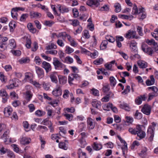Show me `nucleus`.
Here are the masks:
<instances>
[{
  "label": "nucleus",
  "instance_id": "1",
  "mask_svg": "<svg viewBox=\"0 0 158 158\" xmlns=\"http://www.w3.org/2000/svg\"><path fill=\"white\" fill-rule=\"evenodd\" d=\"M143 126V125H138L135 128H130L128 131L129 132L133 135H137L139 138H137L138 140L144 138L146 136L145 132L142 130V128Z\"/></svg>",
  "mask_w": 158,
  "mask_h": 158
},
{
  "label": "nucleus",
  "instance_id": "2",
  "mask_svg": "<svg viewBox=\"0 0 158 158\" xmlns=\"http://www.w3.org/2000/svg\"><path fill=\"white\" fill-rule=\"evenodd\" d=\"M53 64L56 69H63L65 67V65L60 62L57 58H54L53 59Z\"/></svg>",
  "mask_w": 158,
  "mask_h": 158
},
{
  "label": "nucleus",
  "instance_id": "3",
  "mask_svg": "<svg viewBox=\"0 0 158 158\" xmlns=\"http://www.w3.org/2000/svg\"><path fill=\"white\" fill-rule=\"evenodd\" d=\"M119 140L121 143V144L119 145V146H120L121 148L123 155L125 156V153L127 152V143L120 136H119Z\"/></svg>",
  "mask_w": 158,
  "mask_h": 158
},
{
  "label": "nucleus",
  "instance_id": "4",
  "mask_svg": "<svg viewBox=\"0 0 158 158\" xmlns=\"http://www.w3.org/2000/svg\"><path fill=\"white\" fill-rule=\"evenodd\" d=\"M141 48L142 50L147 54L152 56L153 53V51L152 48L148 47V46L145 44H143L141 45Z\"/></svg>",
  "mask_w": 158,
  "mask_h": 158
},
{
  "label": "nucleus",
  "instance_id": "5",
  "mask_svg": "<svg viewBox=\"0 0 158 158\" xmlns=\"http://www.w3.org/2000/svg\"><path fill=\"white\" fill-rule=\"evenodd\" d=\"M103 0H88L86 2L87 5L91 7H98L100 5V2H102Z\"/></svg>",
  "mask_w": 158,
  "mask_h": 158
},
{
  "label": "nucleus",
  "instance_id": "6",
  "mask_svg": "<svg viewBox=\"0 0 158 158\" xmlns=\"http://www.w3.org/2000/svg\"><path fill=\"white\" fill-rule=\"evenodd\" d=\"M74 79L78 80L80 79V77L79 75L77 74L71 73L69 75L68 77V82L70 85L73 84L72 81L74 80Z\"/></svg>",
  "mask_w": 158,
  "mask_h": 158
},
{
  "label": "nucleus",
  "instance_id": "7",
  "mask_svg": "<svg viewBox=\"0 0 158 158\" xmlns=\"http://www.w3.org/2000/svg\"><path fill=\"white\" fill-rule=\"evenodd\" d=\"M0 96L2 97V102L4 103L6 102L9 96L6 90L4 89H2L0 90Z\"/></svg>",
  "mask_w": 158,
  "mask_h": 158
},
{
  "label": "nucleus",
  "instance_id": "8",
  "mask_svg": "<svg viewBox=\"0 0 158 158\" xmlns=\"http://www.w3.org/2000/svg\"><path fill=\"white\" fill-rule=\"evenodd\" d=\"M141 111L144 114L149 115L151 111V106L147 104L144 105L141 109Z\"/></svg>",
  "mask_w": 158,
  "mask_h": 158
},
{
  "label": "nucleus",
  "instance_id": "9",
  "mask_svg": "<svg viewBox=\"0 0 158 158\" xmlns=\"http://www.w3.org/2000/svg\"><path fill=\"white\" fill-rule=\"evenodd\" d=\"M136 33V32L135 31L132 30H129L126 34L125 37L129 39H130L131 38L134 39L135 38L137 39L138 37L135 35Z\"/></svg>",
  "mask_w": 158,
  "mask_h": 158
},
{
  "label": "nucleus",
  "instance_id": "10",
  "mask_svg": "<svg viewBox=\"0 0 158 158\" xmlns=\"http://www.w3.org/2000/svg\"><path fill=\"white\" fill-rule=\"evenodd\" d=\"M154 130L155 128L151 126L149 127L148 129L147 134L150 135L149 140L150 141H152L153 139V138L154 136Z\"/></svg>",
  "mask_w": 158,
  "mask_h": 158
},
{
  "label": "nucleus",
  "instance_id": "11",
  "mask_svg": "<svg viewBox=\"0 0 158 158\" xmlns=\"http://www.w3.org/2000/svg\"><path fill=\"white\" fill-rule=\"evenodd\" d=\"M52 94L55 96L58 97L61 95L62 90L59 85H57L52 91Z\"/></svg>",
  "mask_w": 158,
  "mask_h": 158
},
{
  "label": "nucleus",
  "instance_id": "12",
  "mask_svg": "<svg viewBox=\"0 0 158 158\" xmlns=\"http://www.w3.org/2000/svg\"><path fill=\"white\" fill-rule=\"evenodd\" d=\"M41 66L44 69L47 73L51 71L52 68L51 64L46 61H44L42 64Z\"/></svg>",
  "mask_w": 158,
  "mask_h": 158
},
{
  "label": "nucleus",
  "instance_id": "13",
  "mask_svg": "<svg viewBox=\"0 0 158 158\" xmlns=\"http://www.w3.org/2000/svg\"><path fill=\"white\" fill-rule=\"evenodd\" d=\"M35 71L38 76V77L40 78H42L44 76V72L43 69L39 67L35 66Z\"/></svg>",
  "mask_w": 158,
  "mask_h": 158
},
{
  "label": "nucleus",
  "instance_id": "14",
  "mask_svg": "<svg viewBox=\"0 0 158 158\" xmlns=\"http://www.w3.org/2000/svg\"><path fill=\"white\" fill-rule=\"evenodd\" d=\"M29 15L31 19L39 18L41 16V14L40 13L33 11H30Z\"/></svg>",
  "mask_w": 158,
  "mask_h": 158
},
{
  "label": "nucleus",
  "instance_id": "15",
  "mask_svg": "<svg viewBox=\"0 0 158 158\" xmlns=\"http://www.w3.org/2000/svg\"><path fill=\"white\" fill-rule=\"evenodd\" d=\"M12 109L10 106H8L4 108V114L6 117H8L11 114Z\"/></svg>",
  "mask_w": 158,
  "mask_h": 158
},
{
  "label": "nucleus",
  "instance_id": "16",
  "mask_svg": "<svg viewBox=\"0 0 158 158\" xmlns=\"http://www.w3.org/2000/svg\"><path fill=\"white\" fill-rule=\"evenodd\" d=\"M146 98L145 95H141L135 100V102L138 105H140L142 101H145Z\"/></svg>",
  "mask_w": 158,
  "mask_h": 158
},
{
  "label": "nucleus",
  "instance_id": "17",
  "mask_svg": "<svg viewBox=\"0 0 158 158\" xmlns=\"http://www.w3.org/2000/svg\"><path fill=\"white\" fill-rule=\"evenodd\" d=\"M101 105V103L100 101H98L97 100L95 99L92 102V105L94 107L99 109L100 108Z\"/></svg>",
  "mask_w": 158,
  "mask_h": 158
},
{
  "label": "nucleus",
  "instance_id": "18",
  "mask_svg": "<svg viewBox=\"0 0 158 158\" xmlns=\"http://www.w3.org/2000/svg\"><path fill=\"white\" fill-rule=\"evenodd\" d=\"M137 64L139 67L142 69L146 68L148 65V64L147 62L141 60H139L137 62Z\"/></svg>",
  "mask_w": 158,
  "mask_h": 158
},
{
  "label": "nucleus",
  "instance_id": "19",
  "mask_svg": "<svg viewBox=\"0 0 158 158\" xmlns=\"http://www.w3.org/2000/svg\"><path fill=\"white\" fill-rule=\"evenodd\" d=\"M150 80L148 79L146 81V84L147 86L153 85L155 81V79L153 75H151L150 77Z\"/></svg>",
  "mask_w": 158,
  "mask_h": 158
},
{
  "label": "nucleus",
  "instance_id": "20",
  "mask_svg": "<svg viewBox=\"0 0 158 158\" xmlns=\"http://www.w3.org/2000/svg\"><path fill=\"white\" fill-rule=\"evenodd\" d=\"M59 10L60 12L62 13H67L69 11V10L68 8L64 6H61L60 5H58Z\"/></svg>",
  "mask_w": 158,
  "mask_h": 158
},
{
  "label": "nucleus",
  "instance_id": "21",
  "mask_svg": "<svg viewBox=\"0 0 158 158\" xmlns=\"http://www.w3.org/2000/svg\"><path fill=\"white\" fill-rule=\"evenodd\" d=\"M93 148L94 150L96 151L100 150L102 148V145L101 144L98 143L94 142L92 145Z\"/></svg>",
  "mask_w": 158,
  "mask_h": 158
},
{
  "label": "nucleus",
  "instance_id": "22",
  "mask_svg": "<svg viewBox=\"0 0 158 158\" xmlns=\"http://www.w3.org/2000/svg\"><path fill=\"white\" fill-rule=\"evenodd\" d=\"M9 82L10 85L6 86L7 88L8 89H12L15 87H17L18 85L13 80H10Z\"/></svg>",
  "mask_w": 158,
  "mask_h": 158
},
{
  "label": "nucleus",
  "instance_id": "23",
  "mask_svg": "<svg viewBox=\"0 0 158 158\" xmlns=\"http://www.w3.org/2000/svg\"><path fill=\"white\" fill-rule=\"evenodd\" d=\"M88 135V133H86L85 132H82L81 133V137L80 140V143L81 144H83V145H84L86 144L85 142L84 138L85 137H87Z\"/></svg>",
  "mask_w": 158,
  "mask_h": 158
},
{
  "label": "nucleus",
  "instance_id": "24",
  "mask_svg": "<svg viewBox=\"0 0 158 158\" xmlns=\"http://www.w3.org/2000/svg\"><path fill=\"white\" fill-rule=\"evenodd\" d=\"M119 106L121 108L124 109L126 111H130L131 109L129 105L127 104L124 102L120 104Z\"/></svg>",
  "mask_w": 158,
  "mask_h": 158
},
{
  "label": "nucleus",
  "instance_id": "25",
  "mask_svg": "<svg viewBox=\"0 0 158 158\" xmlns=\"http://www.w3.org/2000/svg\"><path fill=\"white\" fill-rule=\"evenodd\" d=\"M77 154L79 158H86V153L83 152L81 149H79L78 150Z\"/></svg>",
  "mask_w": 158,
  "mask_h": 158
},
{
  "label": "nucleus",
  "instance_id": "26",
  "mask_svg": "<svg viewBox=\"0 0 158 158\" xmlns=\"http://www.w3.org/2000/svg\"><path fill=\"white\" fill-rule=\"evenodd\" d=\"M88 127L89 129H93L95 127V124L93 123L92 119L90 118L87 120Z\"/></svg>",
  "mask_w": 158,
  "mask_h": 158
},
{
  "label": "nucleus",
  "instance_id": "27",
  "mask_svg": "<svg viewBox=\"0 0 158 158\" xmlns=\"http://www.w3.org/2000/svg\"><path fill=\"white\" fill-rule=\"evenodd\" d=\"M115 62V60H112L110 63H107L106 64H105V66L107 69L111 70L112 64H114Z\"/></svg>",
  "mask_w": 158,
  "mask_h": 158
},
{
  "label": "nucleus",
  "instance_id": "28",
  "mask_svg": "<svg viewBox=\"0 0 158 158\" xmlns=\"http://www.w3.org/2000/svg\"><path fill=\"white\" fill-rule=\"evenodd\" d=\"M32 96V94H31V91H27L26 92L25 99L28 102L29 101L31 98Z\"/></svg>",
  "mask_w": 158,
  "mask_h": 158
},
{
  "label": "nucleus",
  "instance_id": "29",
  "mask_svg": "<svg viewBox=\"0 0 158 158\" xmlns=\"http://www.w3.org/2000/svg\"><path fill=\"white\" fill-rule=\"evenodd\" d=\"M112 95L113 94L111 92H109L108 94H107L106 96L102 99V101L105 102H108L109 100L110 96Z\"/></svg>",
  "mask_w": 158,
  "mask_h": 158
},
{
  "label": "nucleus",
  "instance_id": "30",
  "mask_svg": "<svg viewBox=\"0 0 158 158\" xmlns=\"http://www.w3.org/2000/svg\"><path fill=\"white\" fill-rule=\"evenodd\" d=\"M37 130L41 131L42 133L48 130V129L46 127L42 125L39 126L37 128Z\"/></svg>",
  "mask_w": 158,
  "mask_h": 158
},
{
  "label": "nucleus",
  "instance_id": "31",
  "mask_svg": "<svg viewBox=\"0 0 158 158\" xmlns=\"http://www.w3.org/2000/svg\"><path fill=\"white\" fill-rule=\"evenodd\" d=\"M29 140H30V139L27 138L23 137L21 140V143L23 145L27 144L30 142Z\"/></svg>",
  "mask_w": 158,
  "mask_h": 158
},
{
  "label": "nucleus",
  "instance_id": "32",
  "mask_svg": "<svg viewBox=\"0 0 158 158\" xmlns=\"http://www.w3.org/2000/svg\"><path fill=\"white\" fill-rule=\"evenodd\" d=\"M16 9H15L13 8L12 9L11 11V15L12 17L15 19H17V15H18L17 13Z\"/></svg>",
  "mask_w": 158,
  "mask_h": 158
},
{
  "label": "nucleus",
  "instance_id": "33",
  "mask_svg": "<svg viewBox=\"0 0 158 158\" xmlns=\"http://www.w3.org/2000/svg\"><path fill=\"white\" fill-rule=\"evenodd\" d=\"M110 89V86L109 84L105 83L103 86L102 90L103 92L105 93H107Z\"/></svg>",
  "mask_w": 158,
  "mask_h": 158
},
{
  "label": "nucleus",
  "instance_id": "34",
  "mask_svg": "<svg viewBox=\"0 0 158 158\" xmlns=\"http://www.w3.org/2000/svg\"><path fill=\"white\" fill-rule=\"evenodd\" d=\"M59 82L60 84H64L66 83L67 80V77L65 76L59 77Z\"/></svg>",
  "mask_w": 158,
  "mask_h": 158
},
{
  "label": "nucleus",
  "instance_id": "35",
  "mask_svg": "<svg viewBox=\"0 0 158 158\" xmlns=\"http://www.w3.org/2000/svg\"><path fill=\"white\" fill-rule=\"evenodd\" d=\"M9 26L10 31L13 32L16 27L15 22L13 21H11L9 24Z\"/></svg>",
  "mask_w": 158,
  "mask_h": 158
},
{
  "label": "nucleus",
  "instance_id": "36",
  "mask_svg": "<svg viewBox=\"0 0 158 158\" xmlns=\"http://www.w3.org/2000/svg\"><path fill=\"white\" fill-rule=\"evenodd\" d=\"M73 59L70 57L69 56H66L63 62L64 63H67L71 64L73 62Z\"/></svg>",
  "mask_w": 158,
  "mask_h": 158
},
{
  "label": "nucleus",
  "instance_id": "37",
  "mask_svg": "<svg viewBox=\"0 0 158 158\" xmlns=\"http://www.w3.org/2000/svg\"><path fill=\"white\" fill-rule=\"evenodd\" d=\"M146 43L149 45H153L155 46L157 45V43L155 42L154 40L153 39H151V40H147L146 41Z\"/></svg>",
  "mask_w": 158,
  "mask_h": 158
},
{
  "label": "nucleus",
  "instance_id": "38",
  "mask_svg": "<svg viewBox=\"0 0 158 158\" xmlns=\"http://www.w3.org/2000/svg\"><path fill=\"white\" fill-rule=\"evenodd\" d=\"M158 95L157 93H150L149 94V97L148 98V101H149L151 100H152V98H153L154 97H156Z\"/></svg>",
  "mask_w": 158,
  "mask_h": 158
},
{
  "label": "nucleus",
  "instance_id": "39",
  "mask_svg": "<svg viewBox=\"0 0 158 158\" xmlns=\"http://www.w3.org/2000/svg\"><path fill=\"white\" fill-rule=\"evenodd\" d=\"M10 45L11 49L15 48L16 46V44L14 39H11L9 40Z\"/></svg>",
  "mask_w": 158,
  "mask_h": 158
},
{
  "label": "nucleus",
  "instance_id": "40",
  "mask_svg": "<svg viewBox=\"0 0 158 158\" xmlns=\"http://www.w3.org/2000/svg\"><path fill=\"white\" fill-rule=\"evenodd\" d=\"M59 146L60 148L66 150L67 149L68 147L66 146L65 143L64 142H61L59 144Z\"/></svg>",
  "mask_w": 158,
  "mask_h": 158
},
{
  "label": "nucleus",
  "instance_id": "41",
  "mask_svg": "<svg viewBox=\"0 0 158 158\" xmlns=\"http://www.w3.org/2000/svg\"><path fill=\"white\" fill-rule=\"evenodd\" d=\"M113 105L112 103H109L107 105H105L104 106V110H105L109 111L110 109H111Z\"/></svg>",
  "mask_w": 158,
  "mask_h": 158
},
{
  "label": "nucleus",
  "instance_id": "42",
  "mask_svg": "<svg viewBox=\"0 0 158 158\" xmlns=\"http://www.w3.org/2000/svg\"><path fill=\"white\" fill-rule=\"evenodd\" d=\"M134 116L135 118L138 119H140L142 117V114L139 112L138 110L136 111Z\"/></svg>",
  "mask_w": 158,
  "mask_h": 158
},
{
  "label": "nucleus",
  "instance_id": "43",
  "mask_svg": "<svg viewBox=\"0 0 158 158\" xmlns=\"http://www.w3.org/2000/svg\"><path fill=\"white\" fill-rule=\"evenodd\" d=\"M45 114V112L40 110H38L35 112V114L39 117L42 116L44 115Z\"/></svg>",
  "mask_w": 158,
  "mask_h": 158
},
{
  "label": "nucleus",
  "instance_id": "44",
  "mask_svg": "<svg viewBox=\"0 0 158 158\" xmlns=\"http://www.w3.org/2000/svg\"><path fill=\"white\" fill-rule=\"evenodd\" d=\"M57 48V46L53 43H52L50 45H48L46 47L47 50L51 49H56Z\"/></svg>",
  "mask_w": 158,
  "mask_h": 158
},
{
  "label": "nucleus",
  "instance_id": "45",
  "mask_svg": "<svg viewBox=\"0 0 158 158\" xmlns=\"http://www.w3.org/2000/svg\"><path fill=\"white\" fill-rule=\"evenodd\" d=\"M109 79L111 85L113 86H114L116 84V81L114 78L112 76L110 77Z\"/></svg>",
  "mask_w": 158,
  "mask_h": 158
},
{
  "label": "nucleus",
  "instance_id": "46",
  "mask_svg": "<svg viewBox=\"0 0 158 158\" xmlns=\"http://www.w3.org/2000/svg\"><path fill=\"white\" fill-rule=\"evenodd\" d=\"M138 13V9L135 4L134 5V7L132 9V11L131 12L132 14L135 15Z\"/></svg>",
  "mask_w": 158,
  "mask_h": 158
},
{
  "label": "nucleus",
  "instance_id": "47",
  "mask_svg": "<svg viewBox=\"0 0 158 158\" xmlns=\"http://www.w3.org/2000/svg\"><path fill=\"white\" fill-rule=\"evenodd\" d=\"M65 52L68 54H70L72 53L74 51L73 49L70 47L68 46L66 47V49L65 50Z\"/></svg>",
  "mask_w": 158,
  "mask_h": 158
},
{
  "label": "nucleus",
  "instance_id": "48",
  "mask_svg": "<svg viewBox=\"0 0 158 158\" xmlns=\"http://www.w3.org/2000/svg\"><path fill=\"white\" fill-rule=\"evenodd\" d=\"M28 16V14H23L22 15L20 18V21L22 22H24Z\"/></svg>",
  "mask_w": 158,
  "mask_h": 158
},
{
  "label": "nucleus",
  "instance_id": "49",
  "mask_svg": "<svg viewBox=\"0 0 158 158\" xmlns=\"http://www.w3.org/2000/svg\"><path fill=\"white\" fill-rule=\"evenodd\" d=\"M103 59L102 58H100L94 61V63L95 64L99 65L102 64L103 63Z\"/></svg>",
  "mask_w": 158,
  "mask_h": 158
},
{
  "label": "nucleus",
  "instance_id": "50",
  "mask_svg": "<svg viewBox=\"0 0 158 158\" xmlns=\"http://www.w3.org/2000/svg\"><path fill=\"white\" fill-rule=\"evenodd\" d=\"M54 23V22L53 21L46 20L45 21L44 24L46 26L51 27Z\"/></svg>",
  "mask_w": 158,
  "mask_h": 158
},
{
  "label": "nucleus",
  "instance_id": "51",
  "mask_svg": "<svg viewBox=\"0 0 158 158\" xmlns=\"http://www.w3.org/2000/svg\"><path fill=\"white\" fill-rule=\"evenodd\" d=\"M59 101L58 100L55 99L49 103V104L51 105L53 107H55L57 105Z\"/></svg>",
  "mask_w": 158,
  "mask_h": 158
},
{
  "label": "nucleus",
  "instance_id": "52",
  "mask_svg": "<svg viewBox=\"0 0 158 158\" xmlns=\"http://www.w3.org/2000/svg\"><path fill=\"white\" fill-rule=\"evenodd\" d=\"M31 40L30 39L28 38L27 37H26V46L28 48H31Z\"/></svg>",
  "mask_w": 158,
  "mask_h": 158
},
{
  "label": "nucleus",
  "instance_id": "53",
  "mask_svg": "<svg viewBox=\"0 0 158 158\" xmlns=\"http://www.w3.org/2000/svg\"><path fill=\"white\" fill-rule=\"evenodd\" d=\"M106 39L107 41L111 43L114 42L115 40L114 38L110 35L106 36Z\"/></svg>",
  "mask_w": 158,
  "mask_h": 158
},
{
  "label": "nucleus",
  "instance_id": "54",
  "mask_svg": "<svg viewBox=\"0 0 158 158\" xmlns=\"http://www.w3.org/2000/svg\"><path fill=\"white\" fill-rule=\"evenodd\" d=\"M7 46L6 44L3 42L0 43V51H3L5 49Z\"/></svg>",
  "mask_w": 158,
  "mask_h": 158
},
{
  "label": "nucleus",
  "instance_id": "55",
  "mask_svg": "<svg viewBox=\"0 0 158 158\" xmlns=\"http://www.w3.org/2000/svg\"><path fill=\"white\" fill-rule=\"evenodd\" d=\"M64 116L66 118V119L69 121H71L73 119V115L71 114H64Z\"/></svg>",
  "mask_w": 158,
  "mask_h": 158
},
{
  "label": "nucleus",
  "instance_id": "56",
  "mask_svg": "<svg viewBox=\"0 0 158 158\" xmlns=\"http://www.w3.org/2000/svg\"><path fill=\"white\" fill-rule=\"evenodd\" d=\"M66 34V33L65 32H60L59 33L58 35L57 34L56 37L58 38L61 37H62L63 39L64 40V38H65Z\"/></svg>",
  "mask_w": 158,
  "mask_h": 158
},
{
  "label": "nucleus",
  "instance_id": "57",
  "mask_svg": "<svg viewBox=\"0 0 158 158\" xmlns=\"http://www.w3.org/2000/svg\"><path fill=\"white\" fill-rule=\"evenodd\" d=\"M137 31L140 35L142 36L143 35V33L142 32V28L141 27L139 26H137Z\"/></svg>",
  "mask_w": 158,
  "mask_h": 158
},
{
  "label": "nucleus",
  "instance_id": "58",
  "mask_svg": "<svg viewBox=\"0 0 158 158\" xmlns=\"http://www.w3.org/2000/svg\"><path fill=\"white\" fill-rule=\"evenodd\" d=\"M92 94L94 96H98L99 95V91L98 90L94 88L92 89L91 90Z\"/></svg>",
  "mask_w": 158,
  "mask_h": 158
},
{
  "label": "nucleus",
  "instance_id": "59",
  "mask_svg": "<svg viewBox=\"0 0 158 158\" xmlns=\"http://www.w3.org/2000/svg\"><path fill=\"white\" fill-rule=\"evenodd\" d=\"M35 63L38 65L40 64L41 62V59L38 56H36L35 57Z\"/></svg>",
  "mask_w": 158,
  "mask_h": 158
},
{
  "label": "nucleus",
  "instance_id": "60",
  "mask_svg": "<svg viewBox=\"0 0 158 158\" xmlns=\"http://www.w3.org/2000/svg\"><path fill=\"white\" fill-rule=\"evenodd\" d=\"M7 156L10 158H15V156L14 153L12 151L8 150L7 152Z\"/></svg>",
  "mask_w": 158,
  "mask_h": 158
},
{
  "label": "nucleus",
  "instance_id": "61",
  "mask_svg": "<svg viewBox=\"0 0 158 158\" xmlns=\"http://www.w3.org/2000/svg\"><path fill=\"white\" fill-rule=\"evenodd\" d=\"M45 53L46 54H51L52 55H56L57 53V51L55 50H52L50 51H46Z\"/></svg>",
  "mask_w": 158,
  "mask_h": 158
},
{
  "label": "nucleus",
  "instance_id": "62",
  "mask_svg": "<svg viewBox=\"0 0 158 158\" xmlns=\"http://www.w3.org/2000/svg\"><path fill=\"white\" fill-rule=\"evenodd\" d=\"M104 145L106 146L108 148H112L114 147V144L111 142H109L104 144Z\"/></svg>",
  "mask_w": 158,
  "mask_h": 158
},
{
  "label": "nucleus",
  "instance_id": "63",
  "mask_svg": "<svg viewBox=\"0 0 158 158\" xmlns=\"http://www.w3.org/2000/svg\"><path fill=\"white\" fill-rule=\"evenodd\" d=\"M130 90V87L129 85H127L126 86V88L125 90L122 92V94H126L129 92Z\"/></svg>",
  "mask_w": 158,
  "mask_h": 158
},
{
  "label": "nucleus",
  "instance_id": "64",
  "mask_svg": "<svg viewBox=\"0 0 158 158\" xmlns=\"http://www.w3.org/2000/svg\"><path fill=\"white\" fill-rule=\"evenodd\" d=\"M43 123H44L43 124L45 125H49L52 124V123L49 121L48 118H46L43 121Z\"/></svg>",
  "mask_w": 158,
  "mask_h": 158
}]
</instances>
